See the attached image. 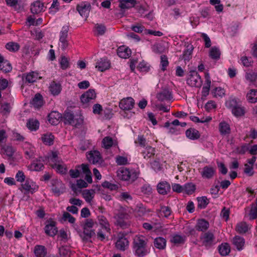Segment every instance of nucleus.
Segmentation results:
<instances>
[{
  "label": "nucleus",
  "instance_id": "obj_1",
  "mask_svg": "<svg viewBox=\"0 0 257 257\" xmlns=\"http://www.w3.org/2000/svg\"><path fill=\"white\" fill-rule=\"evenodd\" d=\"M117 176L124 181H135L139 176V172L134 169L121 167L117 171Z\"/></svg>",
  "mask_w": 257,
  "mask_h": 257
},
{
  "label": "nucleus",
  "instance_id": "obj_2",
  "mask_svg": "<svg viewBox=\"0 0 257 257\" xmlns=\"http://www.w3.org/2000/svg\"><path fill=\"white\" fill-rule=\"evenodd\" d=\"M134 248L138 256H143L148 253L146 242L143 236H136L134 240Z\"/></svg>",
  "mask_w": 257,
  "mask_h": 257
},
{
  "label": "nucleus",
  "instance_id": "obj_3",
  "mask_svg": "<svg viewBox=\"0 0 257 257\" xmlns=\"http://www.w3.org/2000/svg\"><path fill=\"white\" fill-rule=\"evenodd\" d=\"M134 104L135 100L131 97L124 98L120 101L119 106L123 111L121 115L124 117L129 118L132 116L133 113L131 112L126 113L125 111L131 110L134 107Z\"/></svg>",
  "mask_w": 257,
  "mask_h": 257
},
{
  "label": "nucleus",
  "instance_id": "obj_4",
  "mask_svg": "<svg viewBox=\"0 0 257 257\" xmlns=\"http://www.w3.org/2000/svg\"><path fill=\"white\" fill-rule=\"evenodd\" d=\"M116 224L122 228H126L131 224L130 216L124 209H121L115 216Z\"/></svg>",
  "mask_w": 257,
  "mask_h": 257
},
{
  "label": "nucleus",
  "instance_id": "obj_5",
  "mask_svg": "<svg viewBox=\"0 0 257 257\" xmlns=\"http://www.w3.org/2000/svg\"><path fill=\"white\" fill-rule=\"evenodd\" d=\"M187 83L192 87H200L202 85V81L201 76L196 71H191L187 79Z\"/></svg>",
  "mask_w": 257,
  "mask_h": 257
},
{
  "label": "nucleus",
  "instance_id": "obj_6",
  "mask_svg": "<svg viewBox=\"0 0 257 257\" xmlns=\"http://www.w3.org/2000/svg\"><path fill=\"white\" fill-rule=\"evenodd\" d=\"M76 9L82 17L86 19L89 16L91 6L88 2H82L77 5Z\"/></svg>",
  "mask_w": 257,
  "mask_h": 257
},
{
  "label": "nucleus",
  "instance_id": "obj_7",
  "mask_svg": "<svg viewBox=\"0 0 257 257\" xmlns=\"http://www.w3.org/2000/svg\"><path fill=\"white\" fill-rule=\"evenodd\" d=\"M199 172L203 179H211L215 175L216 168L210 165L205 166L201 169H199Z\"/></svg>",
  "mask_w": 257,
  "mask_h": 257
},
{
  "label": "nucleus",
  "instance_id": "obj_8",
  "mask_svg": "<svg viewBox=\"0 0 257 257\" xmlns=\"http://www.w3.org/2000/svg\"><path fill=\"white\" fill-rule=\"evenodd\" d=\"M69 28L68 26L63 27L62 31L60 32V46L62 50H66L69 45L68 42L67 40L68 37V32Z\"/></svg>",
  "mask_w": 257,
  "mask_h": 257
},
{
  "label": "nucleus",
  "instance_id": "obj_9",
  "mask_svg": "<svg viewBox=\"0 0 257 257\" xmlns=\"http://www.w3.org/2000/svg\"><path fill=\"white\" fill-rule=\"evenodd\" d=\"M200 238L202 244L206 247L211 246L213 244L215 239L213 234L210 231L202 233Z\"/></svg>",
  "mask_w": 257,
  "mask_h": 257
},
{
  "label": "nucleus",
  "instance_id": "obj_10",
  "mask_svg": "<svg viewBox=\"0 0 257 257\" xmlns=\"http://www.w3.org/2000/svg\"><path fill=\"white\" fill-rule=\"evenodd\" d=\"M96 94L94 89H90L80 97L81 102L85 105H87L89 102L94 100L96 98Z\"/></svg>",
  "mask_w": 257,
  "mask_h": 257
},
{
  "label": "nucleus",
  "instance_id": "obj_11",
  "mask_svg": "<svg viewBox=\"0 0 257 257\" xmlns=\"http://www.w3.org/2000/svg\"><path fill=\"white\" fill-rule=\"evenodd\" d=\"M41 79H42V77L40 76L39 73L36 71H31L23 75V80L26 83H33Z\"/></svg>",
  "mask_w": 257,
  "mask_h": 257
},
{
  "label": "nucleus",
  "instance_id": "obj_12",
  "mask_svg": "<svg viewBox=\"0 0 257 257\" xmlns=\"http://www.w3.org/2000/svg\"><path fill=\"white\" fill-rule=\"evenodd\" d=\"M90 162L93 164L100 165L102 162V159L99 152L94 151L91 152L87 156Z\"/></svg>",
  "mask_w": 257,
  "mask_h": 257
},
{
  "label": "nucleus",
  "instance_id": "obj_13",
  "mask_svg": "<svg viewBox=\"0 0 257 257\" xmlns=\"http://www.w3.org/2000/svg\"><path fill=\"white\" fill-rule=\"evenodd\" d=\"M110 67V61L105 58H100L96 62L95 67L100 71L103 72Z\"/></svg>",
  "mask_w": 257,
  "mask_h": 257
},
{
  "label": "nucleus",
  "instance_id": "obj_14",
  "mask_svg": "<svg viewBox=\"0 0 257 257\" xmlns=\"http://www.w3.org/2000/svg\"><path fill=\"white\" fill-rule=\"evenodd\" d=\"M157 98L160 101L171 100L173 98L172 92L165 88L157 94Z\"/></svg>",
  "mask_w": 257,
  "mask_h": 257
},
{
  "label": "nucleus",
  "instance_id": "obj_15",
  "mask_svg": "<svg viewBox=\"0 0 257 257\" xmlns=\"http://www.w3.org/2000/svg\"><path fill=\"white\" fill-rule=\"evenodd\" d=\"M185 49L182 56V59L184 61H189L192 58V54L194 49V47L191 43L189 42L185 43Z\"/></svg>",
  "mask_w": 257,
  "mask_h": 257
},
{
  "label": "nucleus",
  "instance_id": "obj_16",
  "mask_svg": "<svg viewBox=\"0 0 257 257\" xmlns=\"http://www.w3.org/2000/svg\"><path fill=\"white\" fill-rule=\"evenodd\" d=\"M128 244L129 242L127 238L121 234L117 240L115 246L118 249L124 251L128 247Z\"/></svg>",
  "mask_w": 257,
  "mask_h": 257
},
{
  "label": "nucleus",
  "instance_id": "obj_17",
  "mask_svg": "<svg viewBox=\"0 0 257 257\" xmlns=\"http://www.w3.org/2000/svg\"><path fill=\"white\" fill-rule=\"evenodd\" d=\"M65 186L62 181L56 180L53 184L52 191L55 195L59 196L63 192Z\"/></svg>",
  "mask_w": 257,
  "mask_h": 257
},
{
  "label": "nucleus",
  "instance_id": "obj_18",
  "mask_svg": "<svg viewBox=\"0 0 257 257\" xmlns=\"http://www.w3.org/2000/svg\"><path fill=\"white\" fill-rule=\"evenodd\" d=\"M117 54L119 57L126 59L131 56L132 51L131 49L125 46H121L117 48Z\"/></svg>",
  "mask_w": 257,
  "mask_h": 257
},
{
  "label": "nucleus",
  "instance_id": "obj_19",
  "mask_svg": "<svg viewBox=\"0 0 257 257\" xmlns=\"http://www.w3.org/2000/svg\"><path fill=\"white\" fill-rule=\"evenodd\" d=\"M55 225L56 222L54 221H51L45 227V233L48 235L54 236L57 232V229Z\"/></svg>",
  "mask_w": 257,
  "mask_h": 257
},
{
  "label": "nucleus",
  "instance_id": "obj_20",
  "mask_svg": "<svg viewBox=\"0 0 257 257\" xmlns=\"http://www.w3.org/2000/svg\"><path fill=\"white\" fill-rule=\"evenodd\" d=\"M170 185L166 181L161 182L157 185V190L161 194H167L170 192Z\"/></svg>",
  "mask_w": 257,
  "mask_h": 257
},
{
  "label": "nucleus",
  "instance_id": "obj_21",
  "mask_svg": "<svg viewBox=\"0 0 257 257\" xmlns=\"http://www.w3.org/2000/svg\"><path fill=\"white\" fill-rule=\"evenodd\" d=\"M245 79L249 83L254 84L257 81V71L248 70L245 72Z\"/></svg>",
  "mask_w": 257,
  "mask_h": 257
},
{
  "label": "nucleus",
  "instance_id": "obj_22",
  "mask_svg": "<svg viewBox=\"0 0 257 257\" xmlns=\"http://www.w3.org/2000/svg\"><path fill=\"white\" fill-rule=\"evenodd\" d=\"M23 148L27 159H31L34 157L35 149L32 145L25 143L23 146Z\"/></svg>",
  "mask_w": 257,
  "mask_h": 257
},
{
  "label": "nucleus",
  "instance_id": "obj_23",
  "mask_svg": "<svg viewBox=\"0 0 257 257\" xmlns=\"http://www.w3.org/2000/svg\"><path fill=\"white\" fill-rule=\"evenodd\" d=\"M44 9V4L40 1L34 2L31 6V12L34 14H38L42 12Z\"/></svg>",
  "mask_w": 257,
  "mask_h": 257
},
{
  "label": "nucleus",
  "instance_id": "obj_24",
  "mask_svg": "<svg viewBox=\"0 0 257 257\" xmlns=\"http://www.w3.org/2000/svg\"><path fill=\"white\" fill-rule=\"evenodd\" d=\"M98 221L102 229L109 233L110 232V225L106 218L103 215H99L98 216Z\"/></svg>",
  "mask_w": 257,
  "mask_h": 257
},
{
  "label": "nucleus",
  "instance_id": "obj_25",
  "mask_svg": "<svg viewBox=\"0 0 257 257\" xmlns=\"http://www.w3.org/2000/svg\"><path fill=\"white\" fill-rule=\"evenodd\" d=\"M11 64L7 60H5L4 57L0 55V72L7 73L12 70Z\"/></svg>",
  "mask_w": 257,
  "mask_h": 257
},
{
  "label": "nucleus",
  "instance_id": "obj_26",
  "mask_svg": "<svg viewBox=\"0 0 257 257\" xmlns=\"http://www.w3.org/2000/svg\"><path fill=\"white\" fill-rule=\"evenodd\" d=\"M209 222L204 219H198L195 225V229L200 231H205L209 227Z\"/></svg>",
  "mask_w": 257,
  "mask_h": 257
},
{
  "label": "nucleus",
  "instance_id": "obj_27",
  "mask_svg": "<svg viewBox=\"0 0 257 257\" xmlns=\"http://www.w3.org/2000/svg\"><path fill=\"white\" fill-rule=\"evenodd\" d=\"M219 131L221 135H228L230 133V125L226 122L223 121L219 123L218 126Z\"/></svg>",
  "mask_w": 257,
  "mask_h": 257
},
{
  "label": "nucleus",
  "instance_id": "obj_28",
  "mask_svg": "<svg viewBox=\"0 0 257 257\" xmlns=\"http://www.w3.org/2000/svg\"><path fill=\"white\" fill-rule=\"evenodd\" d=\"M185 134L188 139L192 140H197L200 137L199 132L194 128H189L187 130Z\"/></svg>",
  "mask_w": 257,
  "mask_h": 257
},
{
  "label": "nucleus",
  "instance_id": "obj_29",
  "mask_svg": "<svg viewBox=\"0 0 257 257\" xmlns=\"http://www.w3.org/2000/svg\"><path fill=\"white\" fill-rule=\"evenodd\" d=\"M141 153L143 155L144 158L148 160L155 155V149L151 146H147Z\"/></svg>",
  "mask_w": 257,
  "mask_h": 257
},
{
  "label": "nucleus",
  "instance_id": "obj_30",
  "mask_svg": "<svg viewBox=\"0 0 257 257\" xmlns=\"http://www.w3.org/2000/svg\"><path fill=\"white\" fill-rule=\"evenodd\" d=\"M250 226L245 222H240L237 223L235 227V230L240 234L245 233L250 229Z\"/></svg>",
  "mask_w": 257,
  "mask_h": 257
},
{
  "label": "nucleus",
  "instance_id": "obj_31",
  "mask_svg": "<svg viewBox=\"0 0 257 257\" xmlns=\"http://www.w3.org/2000/svg\"><path fill=\"white\" fill-rule=\"evenodd\" d=\"M48 121L52 125H56L59 122L60 114L57 111H52L48 116Z\"/></svg>",
  "mask_w": 257,
  "mask_h": 257
},
{
  "label": "nucleus",
  "instance_id": "obj_32",
  "mask_svg": "<svg viewBox=\"0 0 257 257\" xmlns=\"http://www.w3.org/2000/svg\"><path fill=\"white\" fill-rule=\"evenodd\" d=\"M233 244L236 247V248L240 250L242 249L244 245L245 241L243 238L236 235L233 237L232 240Z\"/></svg>",
  "mask_w": 257,
  "mask_h": 257
},
{
  "label": "nucleus",
  "instance_id": "obj_33",
  "mask_svg": "<svg viewBox=\"0 0 257 257\" xmlns=\"http://www.w3.org/2000/svg\"><path fill=\"white\" fill-rule=\"evenodd\" d=\"M34 253L36 257H45L47 254L46 247L41 245H37L34 248Z\"/></svg>",
  "mask_w": 257,
  "mask_h": 257
},
{
  "label": "nucleus",
  "instance_id": "obj_34",
  "mask_svg": "<svg viewBox=\"0 0 257 257\" xmlns=\"http://www.w3.org/2000/svg\"><path fill=\"white\" fill-rule=\"evenodd\" d=\"M54 136L51 133L43 134L41 137V140L46 145L51 146L53 144Z\"/></svg>",
  "mask_w": 257,
  "mask_h": 257
},
{
  "label": "nucleus",
  "instance_id": "obj_35",
  "mask_svg": "<svg viewBox=\"0 0 257 257\" xmlns=\"http://www.w3.org/2000/svg\"><path fill=\"white\" fill-rule=\"evenodd\" d=\"M44 167L43 164L40 160H34L29 166L30 170L35 171H41Z\"/></svg>",
  "mask_w": 257,
  "mask_h": 257
},
{
  "label": "nucleus",
  "instance_id": "obj_36",
  "mask_svg": "<svg viewBox=\"0 0 257 257\" xmlns=\"http://www.w3.org/2000/svg\"><path fill=\"white\" fill-rule=\"evenodd\" d=\"M31 103L36 108L41 107L44 104L42 96L39 93L35 94Z\"/></svg>",
  "mask_w": 257,
  "mask_h": 257
},
{
  "label": "nucleus",
  "instance_id": "obj_37",
  "mask_svg": "<svg viewBox=\"0 0 257 257\" xmlns=\"http://www.w3.org/2000/svg\"><path fill=\"white\" fill-rule=\"evenodd\" d=\"M119 7L122 9H130L135 6V0H119Z\"/></svg>",
  "mask_w": 257,
  "mask_h": 257
},
{
  "label": "nucleus",
  "instance_id": "obj_38",
  "mask_svg": "<svg viewBox=\"0 0 257 257\" xmlns=\"http://www.w3.org/2000/svg\"><path fill=\"white\" fill-rule=\"evenodd\" d=\"M247 100L252 103L257 102V90L250 89L246 94Z\"/></svg>",
  "mask_w": 257,
  "mask_h": 257
},
{
  "label": "nucleus",
  "instance_id": "obj_39",
  "mask_svg": "<svg viewBox=\"0 0 257 257\" xmlns=\"http://www.w3.org/2000/svg\"><path fill=\"white\" fill-rule=\"evenodd\" d=\"M49 161L51 167L54 168L57 164H59L62 162V160L58 157L56 152H53L52 156L49 159Z\"/></svg>",
  "mask_w": 257,
  "mask_h": 257
},
{
  "label": "nucleus",
  "instance_id": "obj_40",
  "mask_svg": "<svg viewBox=\"0 0 257 257\" xmlns=\"http://www.w3.org/2000/svg\"><path fill=\"white\" fill-rule=\"evenodd\" d=\"M61 90V88L60 84L56 83L54 81L51 82L49 86V90L53 95H56L59 94Z\"/></svg>",
  "mask_w": 257,
  "mask_h": 257
},
{
  "label": "nucleus",
  "instance_id": "obj_41",
  "mask_svg": "<svg viewBox=\"0 0 257 257\" xmlns=\"http://www.w3.org/2000/svg\"><path fill=\"white\" fill-rule=\"evenodd\" d=\"M95 193L93 189L85 190L82 192V196L87 202L90 203L93 198Z\"/></svg>",
  "mask_w": 257,
  "mask_h": 257
},
{
  "label": "nucleus",
  "instance_id": "obj_42",
  "mask_svg": "<svg viewBox=\"0 0 257 257\" xmlns=\"http://www.w3.org/2000/svg\"><path fill=\"white\" fill-rule=\"evenodd\" d=\"M94 235H95V232L94 230L83 228V232L81 233L80 235L84 240H88Z\"/></svg>",
  "mask_w": 257,
  "mask_h": 257
},
{
  "label": "nucleus",
  "instance_id": "obj_43",
  "mask_svg": "<svg viewBox=\"0 0 257 257\" xmlns=\"http://www.w3.org/2000/svg\"><path fill=\"white\" fill-rule=\"evenodd\" d=\"M159 216L168 217L171 213V208L168 206H162L160 209L157 210Z\"/></svg>",
  "mask_w": 257,
  "mask_h": 257
},
{
  "label": "nucleus",
  "instance_id": "obj_44",
  "mask_svg": "<svg viewBox=\"0 0 257 257\" xmlns=\"http://www.w3.org/2000/svg\"><path fill=\"white\" fill-rule=\"evenodd\" d=\"M154 245L155 246L160 249H164L166 245V239L161 237H157L154 240Z\"/></svg>",
  "mask_w": 257,
  "mask_h": 257
},
{
  "label": "nucleus",
  "instance_id": "obj_45",
  "mask_svg": "<svg viewBox=\"0 0 257 257\" xmlns=\"http://www.w3.org/2000/svg\"><path fill=\"white\" fill-rule=\"evenodd\" d=\"M6 48L10 52H16L19 51L20 48V45L15 42H10L6 44Z\"/></svg>",
  "mask_w": 257,
  "mask_h": 257
},
{
  "label": "nucleus",
  "instance_id": "obj_46",
  "mask_svg": "<svg viewBox=\"0 0 257 257\" xmlns=\"http://www.w3.org/2000/svg\"><path fill=\"white\" fill-rule=\"evenodd\" d=\"M245 112V111L244 107L241 106L240 104L232 109V113L236 117L244 115Z\"/></svg>",
  "mask_w": 257,
  "mask_h": 257
},
{
  "label": "nucleus",
  "instance_id": "obj_47",
  "mask_svg": "<svg viewBox=\"0 0 257 257\" xmlns=\"http://www.w3.org/2000/svg\"><path fill=\"white\" fill-rule=\"evenodd\" d=\"M230 246L227 243H222L219 246V252L221 255L225 256L227 255L230 252Z\"/></svg>",
  "mask_w": 257,
  "mask_h": 257
},
{
  "label": "nucleus",
  "instance_id": "obj_48",
  "mask_svg": "<svg viewBox=\"0 0 257 257\" xmlns=\"http://www.w3.org/2000/svg\"><path fill=\"white\" fill-rule=\"evenodd\" d=\"M102 144L103 148L106 149H109L113 145L114 141L110 137H105L102 141Z\"/></svg>",
  "mask_w": 257,
  "mask_h": 257
},
{
  "label": "nucleus",
  "instance_id": "obj_49",
  "mask_svg": "<svg viewBox=\"0 0 257 257\" xmlns=\"http://www.w3.org/2000/svg\"><path fill=\"white\" fill-rule=\"evenodd\" d=\"M27 126L31 131H36L39 128V122L37 119H31L27 123Z\"/></svg>",
  "mask_w": 257,
  "mask_h": 257
},
{
  "label": "nucleus",
  "instance_id": "obj_50",
  "mask_svg": "<svg viewBox=\"0 0 257 257\" xmlns=\"http://www.w3.org/2000/svg\"><path fill=\"white\" fill-rule=\"evenodd\" d=\"M171 241L173 243L177 245L183 244L185 241V236L176 234L172 237Z\"/></svg>",
  "mask_w": 257,
  "mask_h": 257
},
{
  "label": "nucleus",
  "instance_id": "obj_51",
  "mask_svg": "<svg viewBox=\"0 0 257 257\" xmlns=\"http://www.w3.org/2000/svg\"><path fill=\"white\" fill-rule=\"evenodd\" d=\"M209 56L213 59L218 60L220 58V52L217 47H212L210 50Z\"/></svg>",
  "mask_w": 257,
  "mask_h": 257
},
{
  "label": "nucleus",
  "instance_id": "obj_52",
  "mask_svg": "<svg viewBox=\"0 0 257 257\" xmlns=\"http://www.w3.org/2000/svg\"><path fill=\"white\" fill-rule=\"evenodd\" d=\"M212 93L214 97L222 98L225 95V91L223 88L218 87L213 89Z\"/></svg>",
  "mask_w": 257,
  "mask_h": 257
},
{
  "label": "nucleus",
  "instance_id": "obj_53",
  "mask_svg": "<svg viewBox=\"0 0 257 257\" xmlns=\"http://www.w3.org/2000/svg\"><path fill=\"white\" fill-rule=\"evenodd\" d=\"M195 189V185L193 183H187L184 186V190L187 194H192Z\"/></svg>",
  "mask_w": 257,
  "mask_h": 257
},
{
  "label": "nucleus",
  "instance_id": "obj_54",
  "mask_svg": "<svg viewBox=\"0 0 257 257\" xmlns=\"http://www.w3.org/2000/svg\"><path fill=\"white\" fill-rule=\"evenodd\" d=\"M80 166L77 165L76 166L75 169H71L69 170V173L70 177L72 178H77L80 176Z\"/></svg>",
  "mask_w": 257,
  "mask_h": 257
},
{
  "label": "nucleus",
  "instance_id": "obj_55",
  "mask_svg": "<svg viewBox=\"0 0 257 257\" xmlns=\"http://www.w3.org/2000/svg\"><path fill=\"white\" fill-rule=\"evenodd\" d=\"M95 32L97 35H103L106 31L105 27L101 24H97L94 27Z\"/></svg>",
  "mask_w": 257,
  "mask_h": 257
},
{
  "label": "nucleus",
  "instance_id": "obj_56",
  "mask_svg": "<svg viewBox=\"0 0 257 257\" xmlns=\"http://www.w3.org/2000/svg\"><path fill=\"white\" fill-rule=\"evenodd\" d=\"M208 200L207 197L203 196L198 198V207L202 209L206 207L208 204Z\"/></svg>",
  "mask_w": 257,
  "mask_h": 257
},
{
  "label": "nucleus",
  "instance_id": "obj_57",
  "mask_svg": "<svg viewBox=\"0 0 257 257\" xmlns=\"http://www.w3.org/2000/svg\"><path fill=\"white\" fill-rule=\"evenodd\" d=\"M65 119L68 123L72 125V124H76L74 122V115L71 112H65L64 114Z\"/></svg>",
  "mask_w": 257,
  "mask_h": 257
},
{
  "label": "nucleus",
  "instance_id": "obj_58",
  "mask_svg": "<svg viewBox=\"0 0 257 257\" xmlns=\"http://www.w3.org/2000/svg\"><path fill=\"white\" fill-rule=\"evenodd\" d=\"M54 169H55L58 172L62 174H66L67 172V167L62 161L59 164H57Z\"/></svg>",
  "mask_w": 257,
  "mask_h": 257
},
{
  "label": "nucleus",
  "instance_id": "obj_59",
  "mask_svg": "<svg viewBox=\"0 0 257 257\" xmlns=\"http://www.w3.org/2000/svg\"><path fill=\"white\" fill-rule=\"evenodd\" d=\"M115 162L118 165H125L128 164L127 158L121 156H117L115 157Z\"/></svg>",
  "mask_w": 257,
  "mask_h": 257
},
{
  "label": "nucleus",
  "instance_id": "obj_60",
  "mask_svg": "<svg viewBox=\"0 0 257 257\" xmlns=\"http://www.w3.org/2000/svg\"><path fill=\"white\" fill-rule=\"evenodd\" d=\"M168 65H169V61L168 60L167 56L165 55H161V69L163 71L166 70Z\"/></svg>",
  "mask_w": 257,
  "mask_h": 257
},
{
  "label": "nucleus",
  "instance_id": "obj_61",
  "mask_svg": "<svg viewBox=\"0 0 257 257\" xmlns=\"http://www.w3.org/2000/svg\"><path fill=\"white\" fill-rule=\"evenodd\" d=\"M240 104V102L236 98H231L226 102L228 107L231 108V110Z\"/></svg>",
  "mask_w": 257,
  "mask_h": 257
},
{
  "label": "nucleus",
  "instance_id": "obj_62",
  "mask_svg": "<svg viewBox=\"0 0 257 257\" xmlns=\"http://www.w3.org/2000/svg\"><path fill=\"white\" fill-rule=\"evenodd\" d=\"M119 198L120 201H125L126 202L131 201L133 199L131 195L126 192H122L120 193Z\"/></svg>",
  "mask_w": 257,
  "mask_h": 257
},
{
  "label": "nucleus",
  "instance_id": "obj_63",
  "mask_svg": "<svg viewBox=\"0 0 257 257\" xmlns=\"http://www.w3.org/2000/svg\"><path fill=\"white\" fill-rule=\"evenodd\" d=\"M62 219L64 221H68L71 223H73L75 221V218L68 212L63 213Z\"/></svg>",
  "mask_w": 257,
  "mask_h": 257
},
{
  "label": "nucleus",
  "instance_id": "obj_64",
  "mask_svg": "<svg viewBox=\"0 0 257 257\" xmlns=\"http://www.w3.org/2000/svg\"><path fill=\"white\" fill-rule=\"evenodd\" d=\"M70 251L65 247H62L59 249V256L58 257H69Z\"/></svg>",
  "mask_w": 257,
  "mask_h": 257
}]
</instances>
